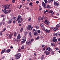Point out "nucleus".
Returning <instances> with one entry per match:
<instances>
[{"label": "nucleus", "mask_w": 60, "mask_h": 60, "mask_svg": "<svg viewBox=\"0 0 60 60\" xmlns=\"http://www.w3.org/2000/svg\"><path fill=\"white\" fill-rule=\"evenodd\" d=\"M12 2L13 3H14L15 2V0H13L12 1Z\"/></svg>", "instance_id": "58836bf2"}, {"label": "nucleus", "mask_w": 60, "mask_h": 60, "mask_svg": "<svg viewBox=\"0 0 60 60\" xmlns=\"http://www.w3.org/2000/svg\"><path fill=\"white\" fill-rule=\"evenodd\" d=\"M17 35V33L15 32V33L14 34V36H16Z\"/></svg>", "instance_id": "864d4df0"}, {"label": "nucleus", "mask_w": 60, "mask_h": 60, "mask_svg": "<svg viewBox=\"0 0 60 60\" xmlns=\"http://www.w3.org/2000/svg\"><path fill=\"white\" fill-rule=\"evenodd\" d=\"M59 33H59V32H57V33H56L55 34V35H56V36L58 35L59 34Z\"/></svg>", "instance_id": "5701e85b"}, {"label": "nucleus", "mask_w": 60, "mask_h": 60, "mask_svg": "<svg viewBox=\"0 0 60 60\" xmlns=\"http://www.w3.org/2000/svg\"><path fill=\"white\" fill-rule=\"evenodd\" d=\"M33 32H35V31H36V30H35V29H33Z\"/></svg>", "instance_id": "13d9d810"}, {"label": "nucleus", "mask_w": 60, "mask_h": 60, "mask_svg": "<svg viewBox=\"0 0 60 60\" xmlns=\"http://www.w3.org/2000/svg\"><path fill=\"white\" fill-rule=\"evenodd\" d=\"M41 20V18H38V20Z\"/></svg>", "instance_id": "052dcab7"}, {"label": "nucleus", "mask_w": 60, "mask_h": 60, "mask_svg": "<svg viewBox=\"0 0 60 60\" xmlns=\"http://www.w3.org/2000/svg\"><path fill=\"white\" fill-rule=\"evenodd\" d=\"M1 17H4V15H1Z\"/></svg>", "instance_id": "4d7b16f0"}, {"label": "nucleus", "mask_w": 60, "mask_h": 60, "mask_svg": "<svg viewBox=\"0 0 60 60\" xmlns=\"http://www.w3.org/2000/svg\"><path fill=\"white\" fill-rule=\"evenodd\" d=\"M39 26H36V29H39Z\"/></svg>", "instance_id": "c85d7f7f"}, {"label": "nucleus", "mask_w": 60, "mask_h": 60, "mask_svg": "<svg viewBox=\"0 0 60 60\" xmlns=\"http://www.w3.org/2000/svg\"><path fill=\"white\" fill-rule=\"evenodd\" d=\"M13 36V33L11 34H9L8 36V38L9 39L12 38V36Z\"/></svg>", "instance_id": "20e7f679"}, {"label": "nucleus", "mask_w": 60, "mask_h": 60, "mask_svg": "<svg viewBox=\"0 0 60 60\" xmlns=\"http://www.w3.org/2000/svg\"><path fill=\"white\" fill-rule=\"evenodd\" d=\"M46 8L47 9H49V8H50V6L49 5H47L46 6Z\"/></svg>", "instance_id": "4be33fe9"}, {"label": "nucleus", "mask_w": 60, "mask_h": 60, "mask_svg": "<svg viewBox=\"0 0 60 60\" xmlns=\"http://www.w3.org/2000/svg\"><path fill=\"white\" fill-rule=\"evenodd\" d=\"M2 24H3V25H4L5 24V22L4 21H2V22L0 23V26H1Z\"/></svg>", "instance_id": "2eb2a0df"}, {"label": "nucleus", "mask_w": 60, "mask_h": 60, "mask_svg": "<svg viewBox=\"0 0 60 60\" xmlns=\"http://www.w3.org/2000/svg\"><path fill=\"white\" fill-rule=\"evenodd\" d=\"M5 50L6 49H5L3 50L1 52V54H3V53H4V52H5Z\"/></svg>", "instance_id": "f3484780"}, {"label": "nucleus", "mask_w": 60, "mask_h": 60, "mask_svg": "<svg viewBox=\"0 0 60 60\" xmlns=\"http://www.w3.org/2000/svg\"><path fill=\"white\" fill-rule=\"evenodd\" d=\"M51 45L52 46H55V44L53 43H52L51 44Z\"/></svg>", "instance_id": "393cba45"}, {"label": "nucleus", "mask_w": 60, "mask_h": 60, "mask_svg": "<svg viewBox=\"0 0 60 60\" xmlns=\"http://www.w3.org/2000/svg\"><path fill=\"white\" fill-rule=\"evenodd\" d=\"M34 34L35 36H36V35H38V33L36 31H35L34 33Z\"/></svg>", "instance_id": "ddd939ff"}, {"label": "nucleus", "mask_w": 60, "mask_h": 60, "mask_svg": "<svg viewBox=\"0 0 60 60\" xmlns=\"http://www.w3.org/2000/svg\"><path fill=\"white\" fill-rule=\"evenodd\" d=\"M46 50H48V51H49L50 50V48L48 47L46 49Z\"/></svg>", "instance_id": "f8f14e48"}, {"label": "nucleus", "mask_w": 60, "mask_h": 60, "mask_svg": "<svg viewBox=\"0 0 60 60\" xmlns=\"http://www.w3.org/2000/svg\"><path fill=\"white\" fill-rule=\"evenodd\" d=\"M7 6V5L4 6H3L2 7H3V8H5V7H6Z\"/></svg>", "instance_id": "4c0bfd02"}, {"label": "nucleus", "mask_w": 60, "mask_h": 60, "mask_svg": "<svg viewBox=\"0 0 60 60\" xmlns=\"http://www.w3.org/2000/svg\"><path fill=\"white\" fill-rule=\"evenodd\" d=\"M45 3H47V0H44Z\"/></svg>", "instance_id": "a18cd8bd"}, {"label": "nucleus", "mask_w": 60, "mask_h": 60, "mask_svg": "<svg viewBox=\"0 0 60 60\" xmlns=\"http://www.w3.org/2000/svg\"><path fill=\"white\" fill-rule=\"evenodd\" d=\"M11 49H8L6 50V52H7V53H9Z\"/></svg>", "instance_id": "4468645a"}, {"label": "nucleus", "mask_w": 60, "mask_h": 60, "mask_svg": "<svg viewBox=\"0 0 60 60\" xmlns=\"http://www.w3.org/2000/svg\"><path fill=\"white\" fill-rule=\"evenodd\" d=\"M14 40H15V41H17V39H16V38H15L14 39Z\"/></svg>", "instance_id": "c03bdc74"}, {"label": "nucleus", "mask_w": 60, "mask_h": 60, "mask_svg": "<svg viewBox=\"0 0 60 60\" xmlns=\"http://www.w3.org/2000/svg\"><path fill=\"white\" fill-rule=\"evenodd\" d=\"M21 56V54L20 53H17L15 55V58L16 59H19L20 58Z\"/></svg>", "instance_id": "f03ea898"}, {"label": "nucleus", "mask_w": 60, "mask_h": 60, "mask_svg": "<svg viewBox=\"0 0 60 60\" xmlns=\"http://www.w3.org/2000/svg\"><path fill=\"white\" fill-rule=\"evenodd\" d=\"M45 46V45H42V48H43V47H44Z\"/></svg>", "instance_id": "680f3d73"}, {"label": "nucleus", "mask_w": 60, "mask_h": 60, "mask_svg": "<svg viewBox=\"0 0 60 60\" xmlns=\"http://www.w3.org/2000/svg\"><path fill=\"white\" fill-rule=\"evenodd\" d=\"M31 34L32 33L31 32H29V35L30 36H31Z\"/></svg>", "instance_id": "e433bc0d"}, {"label": "nucleus", "mask_w": 60, "mask_h": 60, "mask_svg": "<svg viewBox=\"0 0 60 60\" xmlns=\"http://www.w3.org/2000/svg\"><path fill=\"white\" fill-rule=\"evenodd\" d=\"M28 27H29V28H31L32 27V26L30 25H29L28 26Z\"/></svg>", "instance_id": "a878e982"}, {"label": "nucleus", "mask_w": 60, "mask_h": 60, "mask_svg": "<svg viewBox=\"0 0 60 60\" xmlns=\"http://www.w3.org/2000/svg\"><path fill=\"white\" fill-rule=\"evenodd\" d=\"M44 26V24L43 23L41 24V27L43 26Z\"/></svg>", "instance_id": "f704fd0d"}, {"label": "nucleus", "mask_w": 60, "mask_h": 60, "mask_svg": "<svg viewBox=\"0 0 60 60\" xmlns=\"http://www.w3.org/2000/svg\"><path fill=\"white\" fill-rule=\"evenodd\" d=\"M36 3L37 4H38L39 3V1H37L36 2Z\"/></svg>", "instance_id": "e2e57ef3"}, {"label": "nucleus", "mask_w": 60, "mask_h": 60, "mask_svg": "<svg viewBox=\"0 0 60 60\" xmlns=\"http://www.w3.org/2000/svg\"><path fill=\"white\" fill-rule=\"evenodd\" d=\"M39 38H40V37H39V36H38L36 38V40H38V39H39Z\"/></svg>", "instance_id": "79ce46f5"}, {"label": "nucleus", "mask_w": 60, "mask_h": 60, "mask_svg": "<svg viewBox=\"0 0 60 60\" xmlns=\"http://www.w3.org/2000/svg\"><path fill=\"white\" fill-rule=\"evenodd\" d=\"M28 32H25V36H26Z\"/></svg>", "instance_id": "7c9ffc66"}, {"label": "nucleus", "mask_w": 60, "mask_h": 60, "mask_svg": "<svg viewBox=\"0 0 60 60\" xmlns=\"http://www.w3.org/2000/svg\"><path fill=\"white\" fill-rule=\"evenodd\" d=\"M60 41V38H59L58 39V41Z\"/></svg>", "instance_id": "774afa93"}, {"label": "nucleus", "mask_w": 60, "mask_h": 60, "mask_svg": "<svg viewBox=\"0 0 60 60\" xmlns=\"http://www.w3.org/2000/svg\"><path fill=\"white\" fill-rule=\"evenodd\" d=\"M49 11L46 10L44 12V13H46L47 12H49Z\"/></svg>", "instance_id": "2f4dec72"}, {"label": "nucleus", "mask_w": 60, "mask_h": 60, "mask_svg": "<svg viewBox=\"0 0 60 60\" xmlns=\"http://www.w3.org/2000/svg\"><path fill=\"white\" fill-rule=\"evenodd\" d=\"M42 6L44 7V8H46V4L44 3L43 2H42Z\"/></svg>", "instance_id": "7ed1b4c3"}, {"label": "nucleus", "mask_w": 60, "mask_h": 60, "mask_svg": "<svg viewBox=\"0 0 60 60\" xmlns=\"http://www.w3.org/2000/svg\"><path fill=\"white\" fill-rule=\"evenodd\" d=\"M27 29L28 30H30V28H29V27H28Z\"/></svg>", "instance_id": "338daca9"}, {"label": "nucleus", "mask_w": 60, "mask_h": 60, "mask_svg": "<svg viewBox=\"0 0 60 60\" xmlns=\"http://www.w3.org/2000/svg\"><path fill=\"white\" fill-rule=\"evenodd\" d=\"M56 26H60V25L59 24H57Z\"/></svg>", "instance_id": "3c124183"}, {"label": "nucleus", "mask_w": 60, "mask_h": 60, "mask_svg": "<svg viewBox=\"0 0 60 60\" xmlns=\"http://www.w3.org/2000/svg\"><path fill=\"white\" fill-rule=\"evenodd\" d=\"M55 49L57 50H59V49L58 48H56Z\"/></svg>", "instance_id": "5fc2aeb1"}, {"label": "nucleus", "mask_w": 60, "mask_h": 60, "mask_svg": "<svg viewBox=\"0 0 60 60\" xmlns=\"http://www.w3.org/2000/svg\"><path fill=\"white\" fill-rule=\"evenodd\" d=\"M11 12V10H9L8 11V12H6V14H7L8 13H10Z\"/></svg>", "instance_id": "aec40b11"}, {"label": "nucleus", "mask_w": 60, "mask_h": 60, "mask_svg": "<svg viewBox=\"0 0 60 60\" xmlns=\"http://www.w3.org/2000/svg\"><path fill=\"white\" fill-rule=\"evenodd\" d=\"M58 29V28L56 27V28H55L53 30L54 31H56V30H57Z\"/></svg>", "instance_id": "b1692460"}, {"label": "nucleus", "mask_w": 60, "mask_h": 60, "mask_svg": "<svg viewBox=\"0 0 60 60\" xmlns=\"http://www.w3.org/2000/svg\"><path fill=\"white\" fill-rule=\"evenodd\" d=\"M5 30H6V29H4L3 30L2 32H4Z\"/></svg>", "instance_id": "8fccbe9b"}, {"label": "nucleus", "mask_w": 60, "mask_h": 60, "mask_svg": "<svg viewBox=\"0 0 60 60\" xmlns=\"http://www.w3.org/2000/svg\"><path fill=\"white\" fill-rule=\"evenodd\" d=\"M30 5H31L32 7H33V5H32V3H31L29 4Z\"/></svg>", "instance_id": "37998d69"}, {"label": "nucleus", "mask_w": 60, "mask_h": 60, "mask_svg": "<svg viewBox=\"0 0 60 60\" xmlns=\"http://www.w3.org/2000/svg\"><path fill=\"white\" fill-rule=\"evenodd\" d=\"M45 31L46 32V33H50V30H45Z\"/></svg>", "instance_id": "9b49d317"}, {"label": "nucleus", "mask_w": 60, "mask_h": 60, "mask_svg": "<svg viewBox=\"0 0 60 60\" xmlns=\"http://www.w3.org/2000/svg\"><path fill=\"white\" fill-rule=\"evenodd\" d=\"M31 20V18H30L28 19V21H30Z\"/></svg>", "instance_id": "603ef678"}, {"label": "nucleus", "mask_w": 60, "mask_h": 60, "mask_svg": "<svg viewBox=\"0 0 60 60\" xmlns=\"http://www.w3.org/2000/svg\"><path fill=\"white\" fill-rule=\"evenodd\" d=\"M44 18V15L43 17H41V20H43V19Z\"/></svg>", "instance_id": "72a5a7b5"}, {"label": "nucleus", "mask_w": 60, "mask_h": 60, "mask_svg": "<svg viewBox=\"0 0 60 60\" xmlns=\"http://www.w3.org/2000/svg\"><path fill=\"white\" fill-rule=\"evenodd\" d=\"M7 6L6 7L4 8V10H6V9H7Z\"/></svg>", "instance_id": "c9c22d12"}, {"label": "nucleus", "mask_w": 60, "mask_h": 60, "mask_svg": "<svg viewBox=\"0 0 60 60\" xmlns=\"http://www.w3.org/2000/svg\"><path fill=\"white\" fill-rule=\"evenodd\" d=\"M23 28H21V30H20V32H22V31H23Z\"/></svg>", "instance_id": "ea45409f"}, {"label": "nucleus", "mask_w": 60, "mask_h": 60, "mask_svg": "<svg viewBox=\"0 0 60 60\" xmlns=\"http://www.w3.org/2000/svg\"><path fill=\"white\" fill-rule=\"evenodd\" d=\"M13 19H14V20H16V19H17V18H16V17H13Z\"/></svg>", "instance_id": "c756f323"}, {"label": "nucleus", "mask_w": 60, "mask_h": 60, "mask_svg": "<svg viewBox=\"0 0 60 60\" xmlns=\"http://www.w3.org/2000/svg\"><path fill=\"white\" fill-rule=\"evenodd\" d=\"M23 21V19L21 18V16L19 15L18 16L16 20V21H18V23H21L22 21Z\"/></svg>", "instance_id": "f257e3e1"}, {"label": "nucleus", "mask_w": 60, "mask_h": 60, "mask_svg": "<svg viewBox=\"0 0 60 60\" xmlns=\"http://www.w3.org/2000/svg\"><path fill=\"white\" fill-rule=\"evenodd\" d=\"M30 41H34V39H31L30 40Z\"/></svg>", "instance_id": "bf43d9fd"}, {"label": "nucleus", "mask_w": 60, "mask_h": 60, "mask_svg": "<svg viewBox=\"0 0 60 60\" xmlns=\"http://www.w3.org/2000/svg\"><path fill=\"white\" fill-rule=\"evenodd\" d=\"M21 49H18V52H19V51H20V50Z\"/></svg>", "instance_id": "69168bd1"}, {"label": "nucleus", "mask_w": 60, "mask_h": 60, "mask_svg": "<svg viewBox=\"0 0 60 60\" xmlns=\"http://www.w3.org/2000/svg\"><path fill=\"white\" fill-rule=\"evenodd\" d=\"M2 32H0V36H1V35H2Z\"/></svg>", "instance_id": "6e6d98bb"}, {"label": "nucleus", "mask_w": 60, "mask_h": 60, "mask_svg": "<svg viewBox=\"0 0 60 60\" xmlns=\"http://www.w3.org/2000/svg\"><path fill=\"white\" fill-rule=\"evenodd\" d=\"M11 22H12V21L11 20H10L8 22V23L9 24H11Z\"/></svg>", "instance_id": "473e14b6"}, {"label": "nucleus", "mask_w": 60, "mask_h": 60, "mask_svg": "<svg viewBox=\"0 0 60 60\" xmlns=\"http://www.w3.org/2000/svg\"><path fill=\"white\" fill-rule=\"evenodd\" d=\"M26 41H24L23 40L22 41V43H25V42Z\"/></svg>", "instance_id": "09e8293b"}, {"label": "nucleus", "mask_w": 60, "mask_h": 60, "mask_svg": "<svg viewBox=\"0 0 60 60\" xmlns=\"http://www.w3.org/2000/svg\"><path fill=\"white\" fill-rule=\"evenodd\" d=\"M44 53H45V54H46V55H49V54L50 52H48V51H46L44 52Z\"/></svg>", "instance_id": "6e6552de"}, {"label": "nucleus", "mask_w": 60, "mask_h": 60, "mask_svg": "<svg viewBox=\"0 0 60 60\" xmlns=\"http://www.w3.org/2000/svg\"><path fill=\"white\" fill-rule=\"evenodd\" d=\"M15 22H16V21L14 20L13 21V23L14 24H15Z\"/></svg>", "instance_id": "49530a36"}, {"label": "nucleus", "mask_w": 60, "mask_h": 60, "mask_svg": "<svg viewBox=\"0 0 60 60\" xmlns=\"http://www.w3.org/2000/svg\"><path fill=\"white\" fill-rule=\"evenodd\" d=\"M31 43V42L30 41H28L26 42V44L27 45H28Z\"/></svg>", "instance_id": "39448f33"}, {"label": "nucleus", "mask_w": 60, "mask_h": 60, "mask_svg": "<svg viewBox=\"0 0 60 60\" xmlns=\"http://www.w3.org/2000/svg\"><path fill=\"white\" fill-rule=\"evenodd\" d=\"M37 32L38 33H40V30H37Z\"/></svg>", "instance_id": "cd10ccee"}, {"label": "nucleus", "mask_w": 60, "mask_h": 60, "mask_svg": "<svg viewBox=\"0 0 60 60\" xmlns=\"http://www.w3.org/2000/svg\"><path fill=\"white\" fill-rule=\"evenodd\" d=\"M22 40L23 41H26V37H24L22 38Z\"/></svg>", "instance_id": "dca6fc26"}, {"label": "nucleus", "mask_w": 60, "mask_h": 60, "mask_svg": "<svg viewBox=\"0 0 60 60\" xmlns=\"http://www.w3.org/2000/svg\"><path fill=\"white\" fill-rule=\"evenodd\" d=\"M54 53V51H52L51 52V54H53Z\"/></svg>", "instance_id": "de8ad7c7"}, {"label": "nucleus", "mask_w": 60, "mask_h": 60, "mask_svg": "<svg viewBox=\"0 0 60 60\" xmlns=\"http://www.w3.org/2000/svg\"><path fill=\"white\" fill-rule=\"evenodd\" d=\"M22 46L21 48V49H24L25 48V45H23Z\"/></svg>", "instance_id": "6ab92c4d"}, {"label": "nucleus", "mask_w": 60, "mask_h": 60, "mask_svg": "<svg viewBox=\"0 0 60 60\" xmlns=\"http://www.w3.org/2000/svg\"><path fill=\"white\" fill-rule=\"evenodd\" d=\"M52 41H53L54 42H56L57 41V39H53L52 40Z\"/></svg>", "instance_id": "a211bd4d"}, {"label": "nucleus", "mask_w": 60, "mask_h": 60, "mask_svg": "<svg viewBox=\"0 0 60 60\" xmlns=\"http://www.w3.org/2000/svg\"><path fill=\"white\" fill-rule=\"evenodd\" d=\"M49 13H52V12H53V11L51 10L49 12Z\"/></svg>", "instance_id": "a19ab883"}, {"label": "nucleus", "mask_w": 60, "mask_h": 60, "mask_svg": "<svg viewBox=\"0 0 60 60\" xmlns=\"http://www.w3.org/2000/svg\"><path fill=\"white\" fill-rule=\"evenodd\" d=\"M45 24H46V25H49V21L47 20H45Z\"/></svg>", "instance_id": "423d86ee"}, {"label": "nucleus", "mask_w": 60, "mask_h": 60, "mask_svg": "<svg viewBox=\"0 0 60 60\" xmlns=\"http://www.w3.org/2000/svg\"><path fill=\"white\" fill-rule=\"evenodd\" d=\"M2 11L4 13H5V12H7V11H8V10H6L5 11H4L3 10H2Z\"/></svg>", "instance_id": "412c9836"}, {"label": "nucleus", "mask_w": 60, "mask_h": 60, "mask_svg": "<svg viewBox=\"0 0 60 60\" xmlns=\"http://www.w3.org/2000/svg\"><path fill=\"white\" fill-rule=\"evenodd\" d=\"M54 4L55 5H57V6H58V5H59V4H58V3H57V2L55 1H54Z\"/></svg>", "instance_id": "1a4fd4ad"}, {"label": "nucleus", "mask_w": 60, "mask_h": 60, "mask_svg": "<svg viewBox=\"0 0 60 60\" xmlns=\"http://www.w3.org/2000/svg\"><path fill=\"white\" fill-rule=\"evenodd\" d=\"M3 21H5V18H4Z\"/></svg>", "instance_id": "0e129e2a"}, {"label": "nucleus", "mask_w": 60, "mask_h": 60, "mask_svg": "<svg viewBox=\"0 0 60 60\" xmlns=\"http://www.w3.org/2000/svg\"><path fill=\"white\" fill-rule=\"evenodd\" d=\"M7 5L8 6V7L7 8V9H8V10H11V8L10 7V5Z\"/></svg>", "instance_id": "9d476101"}, {"label": "nucleus", "mask_w": 60, "mask_h": 60, "mask_svg": "<svg viewBox=\"0 0 60 60\" xmlns=\"http://www.w3.org/2000/svg\"><path fill=\"white\" fill-rule=\"evenodd\" d=\"M53 0H48V3H51V1H52Z\"/></svg>", "instance_id": "bb28decb"}, {"label": "nucleus", "mask_w": 60, "mask_h": 60, "mask_svg": "<svg viewBox=\"0 0 60 60\" xmlns=\"http://www.w3.org/2000/svg\"><path fill=\"white\" fill-rule=\"evenodd\" d=\"M21 38L20 35L19 34H18L17 37V40H19V39H20Z\"/></svg>", "instance_id": "0eeeda50"}]
</instances>
